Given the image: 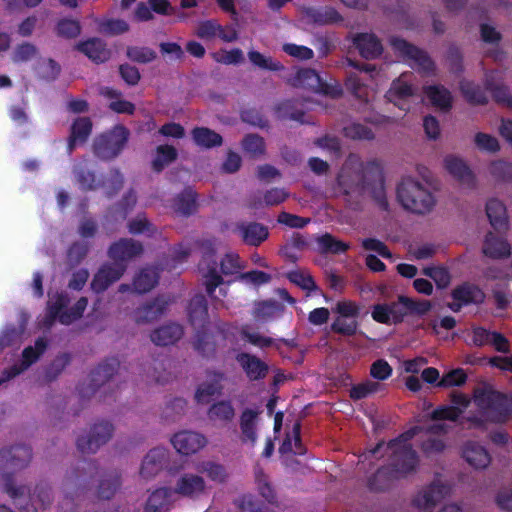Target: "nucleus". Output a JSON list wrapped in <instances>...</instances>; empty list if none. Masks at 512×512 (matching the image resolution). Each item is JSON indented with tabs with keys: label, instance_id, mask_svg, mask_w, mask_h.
I'll list each match as a JSON object with an SVG mask.
<instances>
[{
	"label": "nucleus",
	"instance_id": "1",
	"mask_svg": "<svg viewBox=\"0 0 512 512\" xmlns=\"http://www.w3.org/2000/svg\"><path fill=\"white\" fill-rule=\"evenodd\" d=\"M396 194L401 206L414 214L425 215L436 205V199L426 185L410 176L402 178Z\"/></svg>",
	"mask_w": 512,
	"mask_h": 512
},
{
	"label": "nucleus",
	"instance_id": "2",
	"mask_svg": "<svg viewBox=\"0 0 512 512\" xmlns=\"http://www.w3.org/2000/svg\"><path fill=\"white\" fill-rule=\"evenodd\" d=\"M388 450L391 451L388 467L398 479L406 478L417 471L419 456L412 445L388 447L387 443L380 441L369 450V454L371 457L382 458Z\"/></svg>",
	"mask_w": 512,
	"mask_h": 512
},
{
	"label": "nucleus",
	"instance_id": "3",
	"mask_svg": "<svg viewBox=\"0 0 512 512\" xmlns=\"http://www.w3.org/2000/svg\"><path fill=\"white\" fill-rule=\"evenodd\" d=\"M473 400L479 410L489 414L492 423H504L512 416V394L490 387L476 388Z\"/></svg>",
	"mask_w": 512,
	"mask_h": 512
},
{
	"label": "nucleus",
	"instance_id": "4",
	"mask_svg": "<svg viewBox=\"0 0 512 512\" xmlns=\"http://www.w3.org/2000/svg\"><path fill=\"white\" fill-rule=\"evenodd\" d=\"M129 135V130L123 125H116L111 130L98 135L93 141L94 155L103 161L115 159L124 150Z\"/></svg>",
	"mask_w": 512,
	"mask_h": 512
},
{
	"label": "nucleus",
	"instance_id": "5",
	"mask_svg": "<svg viewBox=\"0 0 512 512\" xmlns=\"http://www.w3.org/2000/svg\"><path fill=\"white\" fill-rule=\"evenodd\" d=\"M360 186L363 190L370 191L372 199L381 210L388 211L389 202L386 196L385 178L379 162L373 160L366 163Z\"/></svg>",
	"mask_w": 512,
	"mask_h": 512
},
{
	"label": "nucleus",
	"instance_id": "6",
	"mask_svg": "<svg viewBox=\"0 0 512 512\" xmlns=\"http://www.w3.org/2000/svg\"><path fill=\"white\" fill-rule=\"evenodd\" d=\"M333 311L338 316L331 324V330L343 336H354L359 327L361 306L352 300H341L336 303Z\"/></svg>",
	"mask_w": 512,
	"mask_h": 512
},
{
	"label": "nucleus",
	"instance_id": "7",
	"mask_svg": "<svg viewBox=\"0 0 512 512\" xmlns=\"http://www.w3.org/2000/svg\"><path fill=\"white\" fill-rule=\"evenodd\" d=\"M113 432L114 426L109 421L94 423L87 436L77 438V449L83 454H94L111 439Z\"/></svg>",
	"mask_w": 512,
	"mask_h": 512
},
{
	"label": "nucleus",
	"instance_id": "8",
	"mask_svg": "<svg viewBox=\"0 0 512 512\" xmlns=\"http://www.w3.org/2000/svg\"><path fill=\"white\" fill-rule=\"evenodd\" d=\"M120 362L116 357H110L100 363L90 374V384L88 388L80 385L77 389L82 399L94 394L97 389L108 382L118 371Z\"/></svg>",
	"mask_w": 512,
	"mask_h": 512
},
{
	"label": "nucleus",
	"instance_id": "9",
	"mask_svg": "<svg viewBox=\"0 0 512 512\" xmlns=\"http://www.w3.org/2000/svg\"><path fill=\"white\" fill-rule=\"evenodd\" d=\"M143 251L141 242L132 238H120L109 246L107 255L114 263H120L127 268L128 262L140 256Z\"/></svg>",
	"mask_w": 512,
	"mask_h": 512
},
{
	"label": "nucleus",
	"instance_id": "10",
	"mask_svg": "<svg viewBox=\"0 0 512 512\" xmlns=\"http://www.w3.org/2000/svg\"><path fill=\"white\" fill-rule=\"evenodd\" d=\"M32 459V449L28 445L19 444L10 448L0 449V470H20L28 466Z\"/></svg>",
	"mask_w": 512,
	"mask_h": 512
},
{
	"label": "nucleus",
	"instance_id": "11",
	"mask_svg": "<svg viewBox=\"0 0 512 512\" xmlns=\"http://www.w3.org/2000/svg\"><path fill=\"white\" fill-rule=\"evenodd\" d=\"M98 469L96 461L81 459L75 467L67 471L66 482L77 490L86 489L98 474Z\"/></svg>",
	"mask_w": 512,
	"mask_h": 512
},
{
	"label": "nucleus",
	"instance_id": "12",
	"mask_svg": "<svg viewBox=\"0 0 512 512\" xmlns=\"http://www.w3.org/2000/svg\"><path fill=\"white\" fill-rule=\"evenodd\" d=\"M390 45L401 56L413 60L423 71L430 72L434 69V63L429 55L405 39L392 37Z\"/></svg>",
	"mask_w": 512,
	"mask_h": 512
},
{
	"label": "nucleus",
	"instance_id": "13",
	"mask_svg": "<svg viewBox=\"0 0 512 512\" xmlns=\"http://www.w3.org/2000/svg\"><path fill=\"white\" fill-rule=\"evenodd\" d=\"M126 272V267L120 263H104L94 274L91 281L93 292L100 294L106 291L112 284L117 282Z\"/></svg>",
	"mask_w": 512,
	"mask_h": 512
},
{
	"label": "nucleus",
	"instance_id": "14",
	"mask_svg": "<svg viewBox=\"0 0 512 512\" xmlns=\"http://www.w3.org/2000/svg\"><path fill=\"white\" fill-rule=\"evenodd\" d=\"M447 485L432 482L413 499V504L421 512H432L434 507L448 494Z\"/></svg>",
	"mask_w": 512,
	"mask_h": 512
},
{
	"label": "nucleus",
	"instance_id": "15",
	"mask_svg": "<svg viewBox=\"0 0 512 512\" xmlns=\"http://www.w3.org/2000/svg\"><path fill=\"white\" fill-rule=\"evenodd\" d=\"M235 359L249 381L264 380L269 373V365L254 354L240 352Z\"/></svg>",
	"mask_w": 512,
	"mask_h": 512
},
{
	"label": "nucleus",
	"instance_id": "16",
	"mask_svg": "<svg viewBox=\"0 0 512 512\" xmlns=\"http://www.w3.org/2000/svg\"><path fill=\"white\" fill-rule=\"evenodd\" d=\"M171 443L178 453L188 456L201 450L207 439L200 433L185 430L174 434Z\"/></svg>",
	"mask_w": 512,
	"mask_h": 512
},
{
	"label": "nucleus",
	"instance_id": "17",
	"mask_svg": "<svg viewBox=\"0 0 512 512\" xmlns=\"http://www.w3.org/2000/svg\"><path fill=\"white\" fill-rule=\"evenodd\" d=\"M206 490V482L204 478L198 474L184 473L182 474L175 486L174 493L180 496L195 499L202 495Z\"/></svg>",
	"mask_w": 512,
	"mask_h": 512
},
{
	"label": "nucleus",
	"instance_id": "18",
	"mask_svg": "<svg viewBox=\"0 0 512 512\" xmlns=\"http://www.w3.org/2000/svg\"><path fill=\"white\" fill-rule=\"evenodd\" d=\"M235 232L249 246L258 247L269 237L268 227L259 222H239Z\"/></svg>",
	"mask_w": 512,
	"mask_h": 512
},
{
	"label": "nucleus",
	"instance_id": "19",
	"mask_svg": "<svg viewBox=\"0 0 512 512\" xmlns=\"http://www.w3.org/2000/svg\"><path fill=\"white\" fill-rule=\"evenodd\" d=\"M206 245L208 247V251L203 256V262L207 264V267L204 269L201 263L200 269L204 271L203 277L205 278L204 284L206 287V292L208 296L213 297L216 288L223 283V278L217 270L218 265L216 260L213 259L215 255V249L212 247V243L207 241Z\"/></svg>",
	"mask_w": 512,
	"mask_h": 512
},
{
	"label": "nucleus",
	"instance_id": "20",
	"mask_svg": "<svg viewBox=\"0 0 512 512\" xmlns=\"http://www.w3.org/2000/svg\"><path fill=\"white\" fill-rule=\"evenodd\" d=\"M168 455V450L163 447L151 449L142 461L140 475L146 479L157 475L167 463Z\"/></svg>",
	"mask_w": 512,
	"mask_h": 512
},
{
	"label": "nucleus",
	"instance_id": "21",
	"mask_svg": "<svg viewBox=\"0 0 512 512\" xmlns=\"http://www.w3.org/2000/svg\"><path fill=\"white\" fill-rule=\"evenodd\" d=\"M75 49L83 53L96 64L106 62L111 56V52L107 48L106 43L97 37L89 38L85 41H80L75 45Z\"/></svg>",
	"mask_w": 512,
	"mask_h": 512
},
{
	"label": "nucleus",
	"instance_id": "22",
	"mask_svg": "<svg viewBox=\"0 0 512 512\" xmlns=\"http://www.w3.org/2000/svg\"><path fill=\"white\" fill-rule=\"evenodd\" d=\"M188 319L195 330L205 328L209 324L208 303L203 294H197L190 300Z\"/></svg>",
	"mask_w": 512,
	"mask_h": 512
},
{
	"label": "nucleus",
	"instance_id": "23",
	"mask_svg": "<svg viewBox=\"0 0 512 512\" xmlns=\"http://www.w3.org/2000/svg\"><path fill=\"white\" fill-rule=\"evenodd\" d=\"M275 115L279 120H291L300 124L305 123V107L301 99H287L278 103L275 108Z\"/></svg>",
	"mask_w": 512,
	"mask_h": 512
},
{
	"label": "nucleus",
	"instance_id": "24",
	"mask_svg": "<svg viewBox=\"0 0 512 512\" xmlns=\"http://www.w3.org/2000/svg\"><path fill=\"white\" fill-rule=\"evenodd\" d=\"M451 297L455 301H461L466 306L471 304L480 305L486 299L484 291L478 285L470 282H463L457 285L452 290Z\"/></svg>",
	"mask_w": 512,
	"mask_h": 512
},
{
	"label": "nucleus",
	"instance_id": "25",
	"mask_svg": "<svg viewBox=\"0 0 512 512\" xmlns=\"http://www.w3.org/2000/svg\"><path fill=\"white\" fill-rule=\"evenodd\" d=\"M462 457L475 469H485L491 462V456L487 449L474 441L464 444Z\"/></svg>",
	"mask_w": 512,
	"mask_h": 512
},
{
	"label": "nucleus",
	"instance_id": "26",
	"mask_svg": "<svg viewBox=\"0 0 512 512\" xmlns=\"http://www.w3.org/2000/svg\"><path fill=\"white\" fill-rule=\"evenodd\" d=\"M353 44L365 59H375L382 54L380 40L373 34L359 33L353 38Z\"/></svg>",
	"mask_w": 512,
	"mask_h": 512
},
{
	"label": "nucleus",
	"instance_id": "27",
	"mask_svg": "<svg viewBox=\"0 0 512 512\" xmlns=\"http://www.w3.org/2000/svg\"><path fill=\"white\" fill-rule=\"evenodd\" d=\"M167 304L168 303L160 297L145 303L134 311L135 321L138 324H145L157 320L164 314Z\"/></svg>",
	"mask_w": 512,
	"mask_h": 512
},
{
	"label": "nucleus",
	"instance_id": "28",
	"mask_svg": "<svg viewBox=\"0 0 512 512\" xmlns=\"http://www.w3.org/2000/svg\"><path fill=\"white\" fill-rule=\"evenodd\" d=\"M92 128L93 124L89 117H78L73 121L67 145L69 153L75 149L77 144H84L88 140Z\"/></svg>",
	"mask_w": 512,
	"mask_h": 512
},
{
	"label": "nucleus",
	"instance_id": "29",
	"mask_svg": "<svg viewBox=\"0 0 512 512\" xmlns=\"http://www.w3.org/2000/svg\"><path fill=\"white\" fill-rule=\"evenodd\" d=\"M444 163L446 170L461 184L468 188L475 186V176L463 160L454 156H447Z\"/></svg>",
	"mask_w": 512,
	"mask_h": 512
},
{
	"label": "nucleus",
	"instance_id": "30",
	"mask_svg": "<svg viewBox=\"0 0 512 512\" xmlns=\"http://www.w3.org/2000/svg\"><path fill=\"white\" fill-rule=\"evenodd\" d=\"M482 252L491 259H505L511 255V246L505 239L488 232L483 242Z\"/></svg>",
	"mask_w": 512,
	"mask_h": 512
},
{
	"label": "nucleus",
	"instance_id": "31",
	"mask_svg": "<svg viewBox=\"0 0 512 512\" xmlns=\"http://www.w3.org/2000/svg\"><path fill=\"white\" fill-rule=\"evenodd\" d=\"M196 201V192L191 187H186L173 198L171 208L177 215L188 217L196 211Z\"/></svg>",
	"mask_w": 512,
	"mask_h": 512
},
{
	"label": "nucleus",
	"instance_id": "32",
	"mask_svg": "<svg viewBox=\"0 0 512 512\" xmlns=\"http://www.w3.org/2000/svg\"><path fill=\"white\" fill-rule=\"evenodd\" d=\"M182 336V326L176 323H170L155 329L151 333L150 338L157 346H168L175 344Z\"/></svg>",
	"mask_w": 512,
	"mask_h": 512
},
{
	"label": "nucleus",
	"instance_id": "33",
	"mask_svg": "<svg viewBox=\"0 0 512 512\" xmlns=\"http://www.w3.org/2000/svg\"><path fill=\"white\" fill-rule=\"evenodd\" d=\"M306 16L318 26L333 25L343 20L342 15L332 6L311 7L306 11Z\"/></svg>",
	"mask_w": 512,
	"mask_h": 512
},
{
	"label": "nucleus",
	"instance_id": "34",
	"mask_svg": "<svg viewBox=\"0 0 512 512\" xmlns=\"http://www.w3.org/2000/svg\"><path fill=\"white\" fill-rule=\"evenodd\" d=\"M486 215L491 226L497 230H506L508 218L505 205L498 199H489L486 203Z\"/></svg>",
	"mask_w": 512,
	"mask_h": 512
},
{
	"label": "nucleus",
	"instance_id": "35",
	"mask_svg": "<svg viewBox=\"0 0 512 512\" xmlns=\"http://www.w3.org/2000/svg\"><path fill=\"white\" fill-rule=\"evenodd\" d=\"M399 480L388 465L382 466L372 474L367 481V487L373 492H383L388 490L394 481Z\"/></svg>",
	"mask_w": 512,
	"mask_h": 512
},
{
	"label": "nucleus",
	"instance_id": "36",
	"mask_svg": "<svg viewBox=\"0 0 512 512\" xmlns=\"http://www.w3.org/2000/svg\"><path fill=\"white\" fill-rule=\"evenodd\" d=\"M194 143L202 148L211 149L223 143L222 136L208 127H195L191 131Z\"/></svg>",
	"mask_w": 512,
	"mask_h": 512
},
{
	"label": "nucleus",
	"instance_id": "37",
	"mask_svg": "<svg viewBox=\"0 0 512 512\" xmlns=\"http://www.w3.org/2000/svg\"><path fill=\"white\" fill-rule=\"evenodd\" d=\"M320 75L312 68H301L287 79V83L295 88L314 90L319 85Z\"/></svg>",
	"mask_w": 512,
	"mask_h": 512
},
{
	"label": "nucleus",
	"instance_id": "38",
	"mask_svg": "<svg viewBox=\"0 0 512 512\" xmlns=\"http://www.w3.org/2000/svg\"><path fill=\"white\" fill-rule=\"evenodd\" d=\"M289 192L284 188L274 187L267 190L263 195V201L260 197H253L249 202V207L252 209H258L263 204L265 206H277L285 202L289 197Z\"/></svg>",
	"mask_w": 512,
	"mask_h": 512
},
{
	"label": "nucleus",
	"instance_id": "39",
	"mask_svg": "<svg viewBox=\"0 0 512 512\" xmlns=\"http://www.w3.org/2000/svg\"><path fill=\"white\" fill-rule=\"evenodd\" d=\"M460 90L466 101L473 105H484L488 102L486 88L469 80L460 82Z\"/></svg>",
	"mask_w": 512,
	"mask_h": 512
},
{
	"label": "nucleus",
	"instance_id": "40",
	"mask_svg": "<svg viewBox=\"0 0 512 512\" xmlns=\"http://www.w3.org/2000/svg\"><path fill=\"white\" fill-rule=\"evenodd\" d=\"M194 349L203 357L215 356L216 343L213 335L207 331V327L196 330Z\"/></svg>",
	"mask_w": 512,
	"mask_h": 512
},
{
	"label": "nucleus",
	"instance_id": "41",
	"mask_svg": "<svg viewBox=\"0 0 512 512\" xmlns=\"http://www.w3.org/2000/svg\"><path fill=\"white\" fill-rule=\"evenodd\" d=\"M159 275L153 268L142 269L133 280V289L139 293H147L158 283Z\"/></svg>",
	"mask_w": 512,
	"mask_h": 512
},
{
	"label": "nucleus",
	"instance_id": "42",
	"mask_svg": "<svg viewBox=\"0 0 512 512\" xmlns=\"http://www.w3.org/2000/svg\"><path fill=\"white\" fill-rule=\"evenodd\" d=\"M425 93L431 103L443 111H449L452 107V96L448 89L439 85H431L425 88Z\"/></svg>",
	"mask_w": 512,
	"mask_h": 512
},
{
	"label": "nucleus",
	"instance_id": "43",
	"mask_svg": "<svg viewBox=\"0 0 512 512\" xmlns=\"http://www.w3.org/2000/svg\"><path fill=\"white\" fill-rule=\"evenodd\" d=\"M178 157L176 148L172 145H159L156 148V156L151 163L152 170L160 173L166 166L174 162Z\"/></svg>",
	"mask_w": 512,
	"mask_h": 512
},
{
	"label": "nucleus",
	"instance_id": "44",
	"mask_svg": "<svg viewBox=\"0 0 512 512\" xmlns=\"http://www.w3.org/2000/svg\"><path fill=\"white\" fill-rule=\"evenodd\" d=\"M215 380L212 382H205L198 386L195 392V400L197 403H208L210 399L221 392L222 386L220 381L224 378L222 372H214Z\"/></svg>",
	"mask_w": 512,
	"mask_h": 512
},
{
	"label": "nucleus",
	"instance_id": "45",
	"mask_svg": "<svg viewBox=\"0 0 512 512\" xmlns=\"http://www.w3.org/2000/svg\"><path fill=\"white\" fill-rule=\"evenodd\" d=\"M121 485L120 474L114 470L103 475L100 479L97 495L100 499H111Z\"/></svg>",
	"mask_w": 512,
	"mask_h": 512
},
{
	"label": "nucleus",
	"instance_id": "46",
	"mask_svg": "<svg viewBox=\"0 0 512 512\" xmlns=\"http://www.w3.org/2000/svg\"><path fill=\"white\" fill-rule=\"evenodd\" d=\"M196 470L206 476L213 482L224 483L228 478V473L224 465L214 461H202L196 466Z\"/></svg>",
	"mask_w": 512,
	"mask_h": 512
},
{
	"label": "nucleus",
	"instance_id": "47",
	"mask_svg": "<svg viewBox=\"0 0 512 512\" xmlns=\"http://www.w3.org/2000/svg\"><path fill=\"white\" fill-rule=\"evenodd\" d=\"M317 244L321 253L339 255L348 251L349 244L341 240H337L329 233H325L318 237Z\"/></svg>",
	"mask_w": 512,
	"mask_h": 512
},
{
	"label": "nucleus",
	"instance_id": "48",
	"mask_svg": "<svg viewBox=\"0 0 512 512\" xmlns=\"http://www.w3.org/2000/svg\"><path fill=\"white\" fill-rule=\"evenodd\" d=\"M74 176L83 191H93L101 186L95 172L79 164L74 167Z\"/></svg>",
	"mask_w": 512,
	"mask_h": 512
},
{
	"label": "nucleus",
	"instance_id": "49",
	"mask_svg": "<svg viewBox=\"0 0 512 512\" xmlns=\"http://www.w3.org/2000/svg\"><path fill=\"white\" fill-rule=\"evenodd\" d=\"M257 412L252 409H245L240 418V428L243 435V441L249 440L252 444L256 442L257 433L255 427V420Z\"/></svg>",
	"mask_w": 512,
	"mask_h": 512
},
{
	"label": "nucleus",
	"instance_id": "50",
	"mask_svg": "<svg viewBox=\"0 0 512 512\" xmlns=\"http://www.w3.org/2000/svg\"><path fill=\"white\" fill-rule=\"evenodd\" d=\"M47 341L39 337L36 339L34 346L25 347L22 351V360L21 364H23V368H29L33 363H35L39 357L45 352L47 348Z\"/></svg>",
	"mask_w": 512,
	"mask_h": 512
},
{
	"label": "nucleus",
	"instance_id": "51",
	"mask_svg": "<svg viewBox=\"0 0 512 512\" xmlns=\"http://www.w3.org/2000/svg\"><path fill=\"white\" fill-rule=\"evenodd\" d=\"M235 410L230 401H218L214 403L208 410L210 420H219L229 422L234 418Z\"/></svg>",
	"mask_w": 512,
	"mask_h": 512
},
{
	"label": "nucleus",
	"instance_id": "52",
	"mask_svg": "<svg viewBox=\"0 0 512 512\" xmlns=\"http://www.w3.org/2000/svg\"><path fill=\"white\" fill-rule=\"evenodd\" d=\"M126 56L132 62L148 64L157 58V53L152 48L146 46H128Z\"/></svg>",
	"mask_w": 512,
	"mask_h": 512
},
{
	"label": "nucleus",
	"instance_id": "53",
	"mask_svg": "<svg viewBox=\"0 0 512 512\" xmlns=\"http://www.w3.org/2000/svg\"><path fill=\"white\" fill-rule=\"evenodd\" d=\"M248 58L255 67L263 70L282 71L285 68L280 61L274 60L272 57H266L256 50H250L248 52Z\"/></svg>",
	"mask_w": 512,
	"mask_h": 512
},
{
	"label": "nucleus",
	"instance_id": "54",
	"mask_svg": "<svg viewBox=\"0 0 512 512\" xmlns=\"http://www.w3.org/2000/svg\"><path fill=\"white\" fill-rule=\"evenodd\" d=\"M243 150L252 158H257L265 153L264 138L258 134H247L241 142Z\"/></svg>",
	"mask_w": 512,
	"mask_h": 512
},
{
	"label": "nucleus",
	"instance_id": "55",
	"mask_svg": "<svg viewBox=\"0 0 512 512\" xmlns=\"http://www.w3.org/2000/svg\"><path fill=\"white\" fill-rule=\"evenodd\" d=\"M468 376L464 369L455 368L445 373L437 382L439 388L461 387L467 382Z\"/></svg>",
	"mask_w": 512,
	"mask_h": 512
},
{
	"label": "nucleus",
	"instance_id": "56",
	"mask_svg": "<svg viewBox=\"0 0 512 512\" xmlns=\"http://www.w3.org/2000/svg\"><path fill=\"white\" fill-rule=\"evenodd\" d=\"M237 279L246 285H252L253 287L258 288L270 283L272 275L260 270H251L240 273Z\"/></svg>",
	"mask_w": 512,
	"mask_h": 512
},
{
	"label": "nucleus",
	"instance_id": "57",
	"mask_svg": "<svg viewBox=\"0 0 512 512\" xmlns=\"http://www.w3.org/2000/svg\"><path fill=\"white\" fill-rule=\"evenodd\" d=\"M287 279L306 291H316L318 289L313 277L302 270H292L286 275Z\"/></svg>",
	"mask_w": 512,
	"mask_h": 512
},
{
	"label": "nucleus",
	"instance_id": "58",
	"mask_svg": "<svg viewBox=\"0 0 512 512\" xmlns=\"http://www.w3.org/2000/svg\"><path fill=\"white\" fill-rule=\"evenodd\" d=\"M56 32L59 37L66 39L77 38L81 34V25L78 20L64 18L58 21Z\"/></svg>",
	"mask_w": 512,
	"mask_h": 512
},
{
	"label": "nucleus",
	"instance_id": "59",
	"mask_svg": "<svg viewBox=\"0 0 512 512\" xmlns=\"http://www.w3.org/2000/svg\"><path fill=\"white\" fill-rule=\"evenodd\" d=\"M486 90L489 91L493 97V99L499 103L503 104L509 108H512V95L507 86L504 85H495L489 79L485 82Z\"/></svg>",
	"mask_w": 512,
	"mask_h": 512
},
{
	"label": "nucleus",
	"instance_id": "60",
	"mask_svg": "<svg viewBox=\"0 0 512 512\" xmlns=\"http://www.w3.org/2000/svg\"><path fill=\"white\" fill-rule=\"evenodd\" d=\"M413 95V89L410 84L400 79L394 80L390 89L386 93V98L391 102L404 100Z\"/></svg>",
	"mask_w": 512,
	"mask_h": 512
},
{
	"label": "nucleus",
	"instance_id": "61",
	"mask_svg": "<svg viewBox=\"0 0 512 512\" xmlns=\"http://www.w3.org/2000/svg\"><path fill=\"white\" fill-rule=\"evenodd\" d=\"M88 305V299L86 297H80L76 303L64 313H62L60 317V323L63 325H70L74 321L80 319Z\"/></svg>",
	"mask_w": 512,
	"mask_h": 512
},
{
	"label": "nucleus",
	"instance_id": "62",
	"mask_svg": "<svg viewBox=\"0 0 512 512\" xmlns=\"http://www.w3.org/2000/svg\"><path fill=\"white\" fill-rule=\"evenodd\" d=\"M171 495V491L167 487H161L151 493L147 500L145 512H157L166 503Z\"/></svg>",
	"mask_w": 512,
	"mask_h": 512
},
{
	"label": "nucleus",
	"instance_id": "63",
	"mask_svg": "<svg viewBox=\"0 0 512 512\" xmlns=\"http://www.w3.org/2000/svg\"><path fill=\"white\" fill-rule=\"evenodd\" d=\"M381 385L378 382L366 380L362 383L353 385L350 389L349 396L352 400L358 401L377 392Z\"/></svg>",
	"mask_w": 512,
	"mask_h": 512
},
{
	"label": "nucleus",
	"instance_id": "64",
	"mask_svg": "<svg viewBox=\"0 0 512 512\" xmlns=\"http://www.w3.org/2000/svg\"><path fill=\"white\" fill-rule=\"evenodd\" d=\"M30 502L39 504L43 509L52 503L51 488L46 483H39L35 486L33 493L29 496Z\"/></svg>",
	"mask_w": 512,
	"mask_h": 512
}]
</instances>
